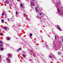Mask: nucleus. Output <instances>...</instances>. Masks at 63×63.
<instances>
[{
  "label": "nucleus",
  "instance_id": "obj_1",
  "mask_svg": "<svg viewBox=\"0 0 63 63\" xmlns=\"http://www.w3.org/2000/svg\"><path fill=\"white\" fill-rule=\"evenodd\" d=\"M57 29H59V31H61V29H60V27H59V26L58 25H57Z\"/></svg>",
  "mask_w": 63,
  "mask_h": 63
},
{
  "label": "nucleus",
  "instance_id": "obj_2",
  "mask_svg": "<svg viewBox=\"0 0 63 63\" xmlns=\"http://www.w3.org/2000/svg\"><path fill=\"white\" fill-rule=\"evenodd\" d=\"M49 57L50 58H52V57H53L54 58H55V56L54 55H52V56L51 55L49 56Z\"/></svg>",
  "mask_w": 63,
  "mask_h": 63
},
{
  "label": "nucleus",
  "instance_id": "obj_3",
  "mask_svg": "<svg viewBox=\"0 0 63 63\" xmlns=\"http://www.w3.org/2000/svg\"><path fill=\"white\" fill-rule=\"evenodd\" d=\"M7 56L8 57H10L11 56V54L8 53L7 54Z\"/></svg>",
  "mask_w": 63,
  "mask_h": 63
},
{
  "label": "nucleus",
  "instance_id": "obj_4",
  "mask_svg": "<svg viewBox=\"0 0 63 63\" xmlns=\"http://www.w3.org/2000/svg\"><path fill=\"white\" fill-rule=\"evenodd\" d=\"M7 62L8 63H11V61H10V60H7Z\"/></svg>",
  "mask_w": 63,
  "mask_h": 63
},
{
  "label": "nucleus",
  "instance_id": "obj_5",
  "mask_svg": "<svg viewBox=\"0 0 63 63\" xmlns=\"http://www.w3.org/2000/svg\"><path fill=\"white\" fill-rule=\"evenodd\" d=\"M35 9V10H36V12H38V9H38V7H36Z\"/></svg>",
  "mask_w": 63,
  "mask_h": 63
},
{
  "label": "nucleus",
  "instance_id": "obj_6",
  "mask_svg": "<svg viewBox=\"0 0 63 63\" xmlns=\"http://www.w3.org/2000/svg\"><path fill=\"white\" fill-rule=\"evenodd\" d=\"M22 56L24 58H25V57H26L25 55L24 54Z\"/></svg>",
  "mask_w": 63,
  "mask_h": 63
},
{
  "label": "nucleus",
  "instance_id": "obj_7",
  "mask_svg": "<svg viewBox=\"0 0 63 63\" xmlns=\"http://www.w3.org/2000/svg\"><path fill=\"white\" fill-rule=\"evenodd\" d=\"M30 37H32V33H31L30 34Z\"/></svg>",
  "mask_w": 63,
  "mask_h": 63
},
{
  "label": "nucleus",
  "instance_id": "obj_8",
  "mask_svg": "<svg viewBox=\"0 0 63 63\" xmlns=\"http://www.w3.org/2000/svg\"><path fill=\"white\" fill-rule=\"evenodd\" d=\"M4 21L3 20H1V22L2 23H4Z\"/></svg>",
  "mask_w": 63,
  "mask_h": 63
},
{
  "label": "nucleus",
  "instance_id": "obj_9",
  "mask_svg": "<svg viewBox=\"0 0 63 63\" xmlns=\"http://www.w3.org/2000/svg\"><path fill=\"white\" fill-rule=\"evenodd\" d=\"M3 28L5 29H7V28L6 27H4Z\"/></svg>",
  "mask_w": 63,
  "mask_h": 63
},
{
  "label": "nucleus",
  "instance_id": "obj_10",
  "mask_svg": "<svg viewBox=\"0 0 63 63\" xmlns=\"http://www.w3.org/2000/svg\"><path fill=\"white\" fill-rule=\"evenodd\" d=\"M17 13H18V12H16V16H17H17H18L17 15Z\"/></svg>",
  "mask_w": 63,
  "mask_h": 63
},
{
  "label": "nucleus",
  "instance_id": "obj_11",
  "mask_svg": "<svg viewBox=\"0 0 63 63\" xmlns=\"http://www.w3.org/2000/svg\"><path fill=\"white\" fill-rule=\"evenodd\" d=\"M0 50H2V51H3V50H4V49H3V48H0Z\"/></svg>",
  "mask_w": 63,
  "mask_h": 63
},
{
  "label": "nucleus",
  "instance_id": "obj_12",
  "mask_svg": "<svg viewBox=\"0 0 63 63\" xmlns=\"http://www.w3.org/2000/svg\"><path fill=\"white\" fill-rule=\"evenodd\" d=\"M7 39L8 41H9V40H10V39H9V37H7Z\"/></svg>",
  "mask_w": 63,
  "mask_h": 63
},
{
  "label": "nucleus",
  "instance_id": "obj_13",
  "mask_svg": "<svg viewBox=\"0 0 63 63\" xmlns=\"http://www.w3.org/2000/svg\"><path fill=\"white\" fill-rule=\"evenodd\" d=\"M45 45L46 46V48H48V47H47V44H45Z\"/></svg>",
  "mask_w": 63,
  "mask_h": 63
},
{
  "label": "nucleus",
  "instance_id": "obj_14",
  "mask_svg": "<svg viewBox=\"0 0 63 63\" xmlns=\"http://www.w3.org/2000/svg\"><path fill=\"white\" fill-rule=\"evenodd\" d=\"M21 7H23V5L22 4H21Z\"/></svg>",
  "mask_w": 63,
  "mask_h": 63
},
{
  "label": "nucleus",
  "instance_id": "obj_15",
  "mask_svg": "<svg viewBox=\"0 0 63 63\" xmlns=\"http://www.w3.org/2000/svg\"><path fill=\"white\" fill-rule=\"evenodd\" d=\"M4 15H5V14H4V13H2V16H4Z\"/></svg>",
  "mask_w": 63,
  "mask_h": 63
},
{
  "label": "nucleus",
  "instance_id": "obj_16",
  "mask_svg": "<svg viewBox=\"0 0 63 63\" xmlns=\"http://www.w3.org/2000/svg\"><path fill=\"white\" fill-rule=\"evenodd\" d=\"M61 54V53H60V52L58 53V54L59 55H60V54Z\"/></svg>",
  "mask_w": 63,
  "mask_h": 63
},
{
  "label": "nucleus",
  "instance_id": "obj_17",
  "mask_svg": "<svg viewBox=\"0 0 63 63\" xmlns=\"http://www.w3.org/2000/svg\"><path fill=\"white\" fill-rule=\"evenodd\" d=\"M27 19L28 20H30V19H29L28 18H27Z\"/></svg>",
  "mask_w": 63,
  "mask_h": 63
},
{
  "label": "nucleus",
  "instance_id": "obj_18",
  "mask_svg": "<svg viewBox=\"0 0 63 63\" xmlns=\"http://www.w3.org/2000/svg\"><path fill=\"white\" fill-rule=\"evenodd\" d=\"M7 20H8V21H10V19H9L8 18Z\"/></svg>",
  "mask_w": 63,
  "mask_h": 63
},
{
  "label": "nucleus",
  "instance_id": "obj_19",
  "mask_svg": "<svg viewBox=\"0 0 63 63\" xmlns=\"http://www.w3.org/2000/svg\"><path fill=\"white\" fill-rule=\"evenodd\" d=\"M13 17H14V16H12V18H11V19H14V18H13Z\"/></svg>",
  "mask_w": 63,
  "mask_h": 63
},
{
  "label": "nucleus",
  "instance_id": "obj_20",
  "mask_svg": "<svg viewBox=\"0 0 63 63\" xmlns=\"http://www.w3.org/2000/svg\"><path fill=\"white\" fill-rule=\"evenodd\" d=\"M6 3L7 4H9V1H6Z\"/></svg>",
  "mask_w": 63,
  "mask_h": 63
},
{
  "label": "nucleus",
  "instance_id": "obj_21",
  "mask_svg": "<svg viewBox=\"0 0 63 63\" xmlns=\"http://www.w3.org/2000/svg\"><path fill=\"white\" fill-rule=\"evenodd\" d=\"M57 10L58 12H60V11H59V9L58 8L57 9Z\"/></svg>",
  "mask_w": 63,
  "mask_h": 63
},
{
  "label": "nucleus",
  "instance_id": "obj_22",
  "mask_svg": "<svg viewBox=\"0 0 63 63\" xmlns=\"http://www.w3.org/2000/svg\"><path fill=\"white\" fill-rule=\"evenodd\" d=\"M7 59V60H9V58H6Z\"/></svg>",
  "mask_w": 63,
  "mask_h": 63
},
{
  "label": "nucleus",
  "instance_id": "obj_23",
  "mask_svg": "<svg viewBox=\"0 0 63 63\" xmlns=\"http://www.w3.org/2000/svg\"><path fill=\"white\" fill-rule=\"evenodd\" d=\"M39 14L40 16H41V14H42L41 13H39Z\"/></svg>",
  "mask_w": 63,
  "mask_h": 63
},
{
  "label": "nucleus",
  "instance_id": "obj_24",
  "mask_svg": "<svg viewBox=\"0 0 63 63\" xmlns=\"http://www.w3.org/2000/svg\"><path fill=\"white\" fill-rule=\"evenodd\" d=\"M19 49L20 50H21V48H20Z\"/></svg>",
  "mask_w": 63,
  "mask_h": 63
},
{
  "label": "nucleus",
  "instance_id": "obj_25",
  "mask_svg": "<svg viewBox=\"0 0 63 63\" xmlns=\"http://www.w3.org/2000/svg\"><path fill=\"white\" fill-rule=\"evenodd\" d=\"M2 45H0V47H2Z\"/></svg>",
  "mask_w": 63,
  "mask_h": 63
},
{
  "label": "nucleus",
  "instance_id": "obj_26",
  "mask_svg": "<svg viewBox=\"0 0 63 63\" xmlns=\"http://www.w3.org/2000/svg\"><path fill=\"white\" fill-rule=\"evenodd\" d=\"M0 43H2V42L1 41H0Z\"/></svg>",
  "mask_w": 63,
  "mask_h": 63
},
{
  "label": "nucleus",
  "instance_id": "obj_27",
  "mask_svg": "<svg viewBox=\"0 0 63 63\" xmlns=\"http://www.w3.org/2000/svg\"><path fill=\"white\" fill-rule=\"evenodd\" d=\"M20 49H19L18 50H17V51H19L20 50Z\"/></svg>",
  "mask_w": 63,
  "mask_h": 63
},
{
  "label": "nucleus",
  "instance_id": "obj_28",
  "mask_svg": "<svg viewBox=\"0 0 63 63\" xmlns=\"http://www.w3.org/2000/svg\"><path fill=\"white\" fill-rule=\"evenodd\" d=\"M12 22L14 21V20H12Z\"/></svg>",
  "mask_w": 63,
  "mask_h": 63
},
{
  "label": "nucleus",
  "instance_id": "obj_29",
  "mask_svg": "<svg viewBox=\"0 0 63 63\" xmlns=\"http://www.w3.org/2000/svg\"><path fill=\"white\" fill-rule=\"evenodd\" d=\"M0 35H2V33H0Z\"/></svg>",
  "mask_w": 63,
  "mask_h": 63
},
{
  "label": "nucleus",
  "instance_id": "obj_30",
  "mask_svg": "<svg viewBox=\"0 0 63 63\" xmlns=\"http://www.w3.org/2000/svg\"><path fill=\"white\" fill-rule=\"evenodd\" d=\"M26 15V14H25V13H24V15Z\"/></svg>",
  "mask_w": 63,
  "mask_h": 63
},
{
  "label": "nucleus",
  "instance_id": "obj_31",
  "mask_svg": "<svg viewBox=\"0 0 63 63\" xmlns=\"http://www.w3.org/2000/svg\"><path fill=\"white\" fill-rule=\"evenodd\" d=\"M37 18H38V17H39V16H37Z\"/></svg>",
  "mask_w": 63,
  "mask_h": 63
},
{
  "label": "nucleus",
  "instance_id": "obj_32",
  "mask_svg": "<svg viewBox=\"0 0 63 63\" xmlns=\"http://www.w3.org/2000/svg\"><path fill=\"white\" fill-rule=\"evenodd\" d=\"M29 60L30 61H31V59H30Z\"/></svg>",
  "mask_w": 63,
  "mask_h": 63
},
{
  "label": "nucleus",
  "instance_id": "obj_33",
  "mask_svg": "<svg viewBox=\"0 0 63 63\" xmlns=\"http://www.w3.org/2000/svg\"><path fill=\"white\" fill-rule=\"evenodd\" d=\"M0 58H1V56L0 55Z\"/></svg>",
  "mask_w": 63,
  "mask_h": 63
},
{
  "label": "nucleus",
  "instance_id": "obj_34",
  "mask_svg": "<svg viewBox=\"0 0 63 63\" xmlns=\"http://www.w3.org/2000/svg\"><path fill=\"white\" fill-rule=\"evenodd\" d=\"M7 16H5L6 18H7Z\"/></svg>",
  "mask_w": 63,
  "mask_h": 63
},
{
  "label": "nucleus",
  "instance_id": "obj_35",
  "mask_svg": "<svg viewBox=\"0 0 63 63\" xmlns=\"http://www.w3.org/2000/svg\"><path fill=\"white\" fill-rule=\"evenodd\" d=\"M56 36H55V39H56Z\"/></svg>",
  "mask_w": 63,
  "mask_h": 63
},
{
  "label": "nucleus",
  "instance_id": "obj_36",
  "mask_svg": "<svg viewBox=\"0 0 63 63\" xmlns=\"http://www.w3.org/2000/svg\"><path fill=\"white\" fill-rule=\"evenodd\" d=\"M17 0V1H19L20 0Z\"/></svg>",
  "mask_w": 63,
  "mask_h": 63
},
{
  "label": "nucleus",
  "instance_id": "obj_37",
  "mask_svg": "<svg viewBox=\"0 0 63 63\" xmlns=\"http://www.w3.org/2000/svg\"><path fill=\"white\" fill-rule=\"evenodd\" d=\"M17 24V25H18V24Z\"/></svg>",
  "mask_w": 63,
  "mask_h": 63
},
{
  "label": "nucleus",
  "instance_id": "obj_38",
  "mask_svg": "<svg viewBox=\"0 0 63 63\" xmlns=\"http://www.w3.org/2000/svg\"><path fill=\"white\" fill-rule=\"evenodd\" d=\"M52 61H53V60L52 59Z\"/></svg>",
  "mask_w": 63,
  "mask_h": 63
},
{
  "label": "nucleus",
  "instance_id": "obj_39",
  "mask_svg": "<svg viewBox=\"0 0 63 63\" xmlns=\"http://www.w3.org/2000/svg\"><path fill=\"white\" fill-rule=\"evenodd\" d=\"M32 1H34V0H32Z\"/></svg>",
  "mask_w": 63,
  "mask_h": 63
},
{
  "label": "nucleus",
  "instance_id": "obj_40",
  "mask_svg": "<svg viewBox=\"0 0 63 63\" xmlns=\"http://www.w3.org/2000/svg\"><path fill=\"white\" fill-rule=\"evenodd\" d=\"M12 14H13V13L12 12L11 13Z\"/></svg>",
  "mask_w": 63,
  "mask_h": 63
},
{
  "label": "nucleus",
  "instance_id": "obj_41",
  "mask_svg": "<svg viewBox=\"0 0 63 63\" xmlns=\"http://www.w3.org/2000/svg\"><path fill=\"white\" fill-rule=\"evenodd\" d=\"M43 16H44V15H43Z\"/></svg>",
  "mask_w": 63,
  "mask_h": 63
}]
</instances>
